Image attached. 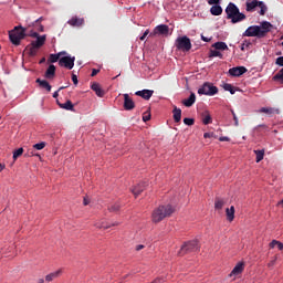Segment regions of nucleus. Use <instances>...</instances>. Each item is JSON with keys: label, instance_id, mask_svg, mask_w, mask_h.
<instances>
[{"label": "nucleus", "instance_id": "nucleus-22", "mask_svg": "<svg viewBox=\"0 0 283 283\" xmlns=\"http://www.w3.org/2000/svg\"><path fill=\"white\" fill-rule=\"evenodd\" d=\"M226 216L229 222H233V220L235 219V207L231 206L230 208H227Z\"/></svg>", "mask_w": 283, "mask_h": 283}, {"label": "nucleus", "instance_id": "nucleus-47", "mask_svg": "<svg viewBox=\"0 0 283 283\" xmlns=\"http://www.w3.org/2000/svg\"><path fill=\"white\" fill-rule=\"evenodd\" d=\"M72 81L74 85H78V77L76 76V74H72Z\"/></svg>", "mask_w": 283, "mask_h": 283}, {"label": "nucleus", "instance_id": "nucleus-37", "mask_svg": "<svg viewBox=\"0 0 283 283\" xmlns=\"http://www.w3.org/2000/svg\"><path fill=\"white\" fill-rule=\"evenodd\" d=\"M45 142H41L39 144L33 145V149H38V151H41V149H45Z\"/></svg>", "mask_w": 283, "mask_h": 283}, {"label": "nucleus", "instance_id": "nucleus-8", "mask_svg": "<svg viewBox=\"0 0 283 283\" xmlns=\"http://www.w3.org/2000/svg\"><path fill=\"white\" fill-rule=\"evenodd\" d=\"M175 46L181 52H189L192 48L191 39H189L187 35L179 36L175 41Z\"/></svg>", "mask_w": 283, "mask_h": 283}, {"label": "nucleus", "instance_id": "nucleus-18", "mask_svg": "<svg viewBox=\"0 0 283 283\" xmlns=\"http://www.w3.org/2000/svg\"><path fill=\"white\" fill-rule=\"evenodd\" d=\"M91 90H93V92H95L96 96H98L99 98H103V96H105V91L101 87V84L98 83H93Z\"/></svg>", "mask_w": 283, "mask_h": 283}, {"label": "nucleus", "instance_id": "nucleus-16", "mask_svg": "<svg viewBox=\"0 0 283 283\" xmlns=\"http://www.w3.org/2000/svg\"><path fill=\"white\" fill-rule=\"evenodd\" d=\"M67 23L73 28H81V25L85 23V20L83 18L73 17L67 21Z\"/></svg>", "mask_w": 283, "mask_h": 283}, {"label": "nucleus", "instance_id": "nucleus-27", "mask_svg": "<svg viewBox=\"0 0 283 283\" xmlns=\"http://www.w3.org/2000/svg\"><path fill=\"white\" fill-rule=\"evenodd\" d=\"M242 271H244V263H238L231 271L230 275H240Z\"/></svg>", "mask_w": 283, "mask_h": 283}, {"label": "nucleus", "instance_id": "nucleus-54", "mask_svg": "<svg viewBox=\"0 0 283 283\" xmlns=\"http://www.w3.org/2000/svg\"><path fill=\"white\" fill-rule=\"evenodd\" d=\"M202 41H205L206 43H209V41H211V39L206 38L205 35L201 36Z\"/></svg>", "mask_w": 283, "mask_h": 283}, {"label": "nucleus", "instance_id": "nucleus-49", "mask_svg": "<svg viewBox=\"0 0 283 283\" xmlns=\"http://www.w3.org/2000/svg\"><path fill=\"white\" fill-rule=\"evenodd\" d=\"M98 72H101V70L93 69L91 76H96V74H98Z\"/></svg>", "mask_w": 283, "mask_h": 283}, {"label": "nucleus", "instance_id": "nucleus-34", "mask_svg": "<svg viewBox=\"0 0 283 283\" xmlns=\"http://www.w3.org/2000/svg\"><path fill=\"white\" fill-rule=\"evenodd\" d=\"M223 90L230 92V94H235V87L229 83L223 84Z\"/></svg>", "mask_w": 283, "mask_h": 283}, {"label": "nucleus", "instance_id": "nucleus-28", "mask_svg": "<svg viewBox=\"0 0 283 283\" xmlns=\"http://www.w3.org/2000/svg\"><path fill=\"white\" fill-rule=\"evenodd\" d=\"M212 48L214 49V50H218V51H224V50H229V46L224 43V42H216V43H213L212 44Z\"/></svg>", "mask_w": 283, "mask_h": 283}, {"label": "nucleus", "instance_id": "nucleus-23", "mask_svg": "<svg viewBox=\"0 0 283 283\" xmlns=\"http://www.w3.org/2000/svg\"><path fill=\"white\" fill-rule=\"evenodd\" d=\"M210 14L212 17H220L222 14V7L220 4H214L210 8Z\"/></svg>", "mask_w": 283, "mask_h": 283}, {"label": "nucleus", "instance_id": "nucleus-64", "mask_svg": "<svg viewBox=\"0 0 283 283\" xmlns=\"http://www.w3.org/2000/svg\"><path fill=\"white\" fill-rule=\"evenodd\" d=\"M39 20H41V18H40V19H38V20H36V22H39Z\"/></svg>", "mask_w": 283, "mask_h": 283}, {"label": "nucleus", "instance_id": "nucleus-58", "mask_svg": "<svg viewBox=\"0 0 283 283\" xmlns=\"http://www.w3.org/2000/svg\"><path fill=\"white\" fill-rule=\"evenodd\" d=\"M38 283H45V280L39 279Z\"/></svg>", "mask_w": 283, "mask_h": 283}, {"label": "nucleus", "instance_id": "nucleus-17", "mask_svg": "<svg viewBox=\"0 0 283 283\" xmlns=\"http://www.w3.org/2000/svg\"><path fill=\"white\" fill-rule=\"evenodd\" d=\"M259 114H266V116H273V114H280V109L273 107H261Z\"/></svg>", "mask_w": 283, "mask_h": 283}, {"label": "nucleus", "instance_id": "nucleus-55", "mask_svg": "<svg viewBox=\"0 0 283 283\" xmlns=\"http://www.w3.org/2000/svg\"><path fill=\"white\" fill-rule=\"evenodd\" d=\"M142 249H145V245L139 244V245L136 247V251H142Z\"/></svg>", "mask_w": 283, "mask_h": 283}, {"label": "nucleus", "instance_id": "nucleus-56", "mask_svg": "<svg viewBox=\"0 0 283 283\" xmlns=\"http://www.w3.org/2000/svg\"><path fill=\"white\" fill-rule=\"evenodd\" d=\"M219 140H220L221 143H224V140H229V137H220Z\"/></svg>", "mask_w": 283, "mask_h": 283}, {"label": "nucleus", "instance_id": "nucleus-63", "mask_svg": "<svg viewBox=\"0 0 283 283\" xmlns=\"http://www.w3.org/2000/svg\"><path fill=\"white\" fill-rule=\"evenodd\" d=\"M241 50H242V52H244V44L241 45Z\"/></svg>", "mask_w": 283, "mask_h": 283}, {"label": "nucleus", "instance_id": "nucleus-25", "mask_svg": "<svg viewBox=\"0 0 283 283\" xmlns=\"http://www.w3.org/2000/svg\"><path fill=\"white\" fill-rule=\"evenodd\" d=\"M59 107L61 109H66L67 112H74V104H72V101L67 99L66 103L61 104L57 102Z\"/></svg>", "mask_w": 283, "mask_h": 283}, {"label": "nucleus", "instance_id": "nucleus-61", "mask_svg": "<svg viewBox=\"0 0 283 283\" xmlns=\"http://www.w3.org/2000/svg\"><path fill=\"white\" fill-rule=\"evenodd\" d=\"M59 54H62V56H63V55H65L67 53L65 51H62V52H59Z\"/></svg>", "mask_w": 283, "mask_h": 283}, {"label": "nucleus", "instance_id": "nucleus-5", "mask_svg": "<svg viewBox=\"0 0 283 283\" xmlns=\"http://www.w3.org/2000/svg\"><path fill=\"white\" fill-rule=\"evenodd\" d=\"M255 8H260L259 14L261 17H264V14H266V11L269 10V7H266V4L263 1L247 0L245 2L247 12H255Z\"/></svg>", "mask_w": 283, "mask_h": 283}, {"label": "nucleus", "instance_id": "nucleus-3", "mask_svg": "<svg viewBox=\"0 0 283 283\" xmlns=\"http://www.w3.org/2000/svg\"><path fill=\"white\" fill-rule=\"evenodd\" d=\"M227 19H230L231 23H240L247 19V15L240 12V9L235 3L230 2L226 8Z\"/></svg>", "mask_w": 283, "mask_h": 283}, {"label": "nucleus", "instance_id": "nucleus-15", "mask_svg": "<svg viewBox=\"0 0 283 283\" xmlns=\"http://www.w3.org/2000/svg\"><path fill=\"white\" fill-rule=\"evenodd\" d=\"M56 76V66L54 64L49 65L44 73V77H46L49 81H52Z\"/></svg>", "mask_w": 283, "mask_h": 283}, {"label": "nucleus", "instance_id": "nucleus-31", "mask_svg": "<svg viewBox=\"0 0 283 283\" xmlns=\"http://www.w3.org/2000/svg\"><path fill=\"white\" fill-rule=\"evenodd\" d=\"M216 56H218L219 59H223V55L219 50H217V49L210 50L209 59H213Z\"/></svg>", "mask_w": 283, "mask_h": 283}, {"label": "nucleus", "instance_id": "nucleus-62", "mask_svg": "<svg viewBox=\"0 0 283 283\" xmlns=\"http://www.w3.org/2000/svg\"><path fill=\"white\" fill-rule=\"evenodd\" d=\"M4 168H6V167L0 164V169H1V171H3Z\"/></svg>", "mask_w": 283, "mask_h": 283}, {"label": "nucleus", "instance_id": "nucleus-33", "mask_svg": "<svg viewBox=\"0 0 283 283\" xmlns=\"http://www.w3.org/2000/svg\"><path fill=\"white\" fill-rule=\"evenodd\" d=\"M222 207H224V200L217 198L214 201V209L220 211L222 209Z\"/></svg>", "mask_w": 283, "mask_h": 283}, {"label": "nucleus", "instance_id": "nucleus-38", "mask_svg": "<svg viewBox=\"0 0 283 283\" xmlns=\"http://www.w3.org/2000/svg\"><path fill=\"white\" fill-rule=\"evenodd\" d=\"M19 156H23V148H19L13 153V160H17Z\"/></svg>", "mask_w": 283, "mask_h": 283}, {"label": "nucleus", "instance_id": "nucleus-32", "mask_svg": "<svg viewBox=\"0 0 283 283\" xmlns=\"http://www.w3.org/2000/svg\"><path fill=\"white\" fill-rule=\"evenodd\" d=\"M254 154L256 156V163H261V160H264V149L254 150Z\"/></svg>", "mask_w": 283, "mask_h": 283}, {"label": "nucleus", "instance_id": "nucleus-6", "mask_svg": "<svg viewBox=\"0 0 283 283\" xmlns=\"http://www.w3.org/2000/svg\"><path fill=\"white\" fill-rule=\"evenodd\" d=\"M9 39L13 45H21L22 39H25V30L23 27H14V29L9 32Z\"/></svg>", "mask_w": 283, "mask_h": 283}, {"label": "nucleus", "instance_id": "nucleus-9", "mask_svg": "<svg viewBox=\"0 0 283 283\" xmlns=\"http://www.w3.org/2000/svg\"><path fill=\"white\" fill-rule=\"evenodd\" d=\"M198 94H200L201 96H216V94H218V88L212 83L206 82L198 90Z\"/></svg>", "mask_w": 283, "mask_h": 283}, {"label": "nucleus", "instance_id": "nucleus-20", "mask_svg": "<svg viewBox=\"0 0 283 283\" xmlns=\"http://www.w3.org/2000/svg\"><path fill=\"white\" fill-rule=\"evenodd\" d=\"M35 83H38L40 87H42V90H46V92H52V85H50V82H48V80L36 78Z\"/></svg>", "mask_w": 283, "mask_h": 283}, {"label": "nucleus", "instance_id": "nucleus-7", "mask_svg": "<svg viewBox=\"0 0 283 283\" xmlns=\"http://www.w3.org/2000/svg\"><path fill=\"white\" fill-rule=\"evenodd\" d=\"M197 251H200V244L198 240H192L181 245L178 255H187V253H196Z\"/></svg>", "mask_w": 283, "mask_h": 283}, {"label": "nucleus", "instance_id": "nucleus-53", "mask_svg": "<svg viewBox=\"0 0 283 283\" xmlns=\"http://www.w3.org/2000/svg\"><path fill=\"white\" fill-rule=\"evenodd\" d=\"M211 136H213V134H211V133H205L203 134V138H211Z\"/></svg>", "mask_w": 283, "mask_h": 283}, {"label": "nucleus", "instance_id": "nucleus-12", "mask_svg": "<svg viewBox=\"0 0 283 283\" xmlns=\"http://www.w3.org/2000/svg\"><path fill=\"white\" fill-rule=\"evenodd\" d=\"M134 107H136L134 99L129 97V94H124V109L130 112V109H134Z\"/></svg>", "mask_w": 283, "mask_h": 283}, {"label": "nucleus", "instance_id": "nucleus-51", "mask_svg": "<svg viewBox=\"0 0 283 283\" xmlns=\"http://www.w3.org/2000/svg\"><path fill=\"white\" fill-rule=\"evenodd\" d=\"M30 36H32V39H39V36H41V35H39V33H36V32H32L30 34Z\"/></svg>", "mask_w": 283, "mask_h": 283}, {"label": "nucleus", "instance_id": "nucleus-36", "mask_svg": "<svg viewBox=\"0 0 283 283\" xmlns=\"http://www.w3.org/2000/svg\"><path fill=\"white\" fill-rule=\"evenodd\" d=\"M274 81H281L282 85H283V69H281L277 74L274 75Z\"/></svg>", "mask_w": 283, "mask_h": 283}, {"label": "nucleus", "instance_id": "nucleus-35", "mask_svg": "<svg viewBox=\"0 0 283 283\" xmlns=\"http://www.w3.org/2000/svg\"><path fill=\"white\" fill-rule=\"evenodd\" d=\"M202 123H203V125H211V123H213V119L211 118V115L206 114L202 118Z\"/></svg>", "mask_w": 283, "mask_h": 283}, {"label": "nucleus", "instance_id": "nucleus-29", "mask_svg": "<svg viewBox=\"0 0 283 283\" xmlns=\"http://www.w3.org/2000/svg\"><path fill=\"white\" fill-rule=\"evenodd\" d=\"M61 56H63V53L50 54L49 63H57L59 61H61Z\"/></svg>", "mask_w": 283, "mask_h": 283}, {"label": "nucleus", "instance_id": "nucleus-11", "mask_svg": "<svg viewBox=\"0 0 283 283\" xmlns=\"http://www.w3.org/2000/svg\"><path fill=\"white\" fill-rule=\"evenodd\" d=\"M74 61H76V57L74 56H63L59 60V65L60 67H66V70H73Z\"/></svg>", "mask_w": 283, "mask_h": 283}, {"label": "nucleus", "instance_id": "nucleus-26", "mask_svg": "<svg viewBox=\"0 0 283 283\" xmlns=\"http://www.w3.org/2000/svg\"><path fill=\"white\" fill-rule=\"evenodd\" d=\"M61 273H63L62 270H57L55 272H52L45 276V282H52L56 280V277H60Z\"/></svg>", "mask_w": 283, "mask_h": 283}, {"label": "nucleus", "instance_id": "nucleus-13", "mask_svg": "<svg viewBox=\"0 0 283 283\" xmlns=\"http://www.w3.org/2000/svg\"><path fill=\"white\" fill-rule=\"evenodd\" d=\"M230 76H242V74H247V67L244 66H235L229 70Z\"/></svg>", "mask_w": 283, "mask_h": 283}, {"label": "nucleus", "instance_id": "nucleus-19", "mask_svg": "<svg viewBox=\"0 0 283 283\" xmlns=\"http://www.w3.org/2000/svg\"><path fill=\"white\" fill-rule=\"evenodd\" d=\"M146 187H147V185L145 182H142L132 189V193H134L135 198H138V196H140V193H143V191H145Z\"/></svg>", "mask_w": 283, "mask_h": 283}, {"label": "nucleus", "instance_id": "nucleus-45", "mask_svg": "<svg viewBox=\"0 0 283 283\" xmlns=\"http://www.w3.org/2000/svg\"><path fill=\"white\" fill-rule=\"evenodd\" d=\"M209 6H219L220 0H208Z\"/></svg>", "mask_w": 283, "mask_h": 283}, {"label": "nucleus", "instance_id": "nucleus-40", "mask_svg": "<svg viewBox=\"0 0 283 283\" xmlns=\"http://www.w3.org/2000/svg\"><path fill=\"white\" fill-rule=\"evenodd\" d=\"M144 123H147V120H151V114L150 113H144L143 115Z\"/></svg>", "mask_w": 283, "mask_h": 283}, {"label": "nucleus", "instance_id": "nucleus-4", "mask_svg": "<svg viewBox=\"0 0 283 283\" xmlns=\"http://www.w3.org/2000/svg\"><path fill=\"white\" fill-rule=\"evenodd\" d=\"M45 35L38 36L36 41H32L29 45H27L25 52H28L29 56H36L39 50L45 45Z\"/></svg>", "mask_w": 283, "mask_h": 283}, {"label": "nucleus", "instance_id": "nucleus-57", "mask_svg": "<svg viewBox=\"0 0 283 283\" xmlns=\"http://www.w3.org/2000/svg\"><path fill=\"white\" fill-rule=\"evenodd\" d=\"M273 264H275V261H271L268 266H273Z\"/></svg>", "mask_w": 283, "mask_h": 283}, {"label": "nucleus", "instance_id": "nucleus-21", "mask_svg": "<svg viewBox=\"0 0 283 283\" xmlns=\"http://www.w3.org/2000/svg\"><path fill=\"white\" fill-rule=\"evenodd\" d=\"M172 114L175 123H180V120L182 119V109L178 108V106H175L172 109Z\"/></svg>", "mask_w": 283, "mask_h": 283}, {"label": "nucleus", "instance_id": "nucleus-1", "mask_svg": "<svg viewBox=\"0 0 283 283\" xmlns=\"http://www.w3.org/2000/svg\"><path fill=\"white\" fill-rule=\"evenodd\" d=\"M273 28V24L269 21L261 22V25H251L249 27L244 33L243 36H256V39H264L268 33L271 32V29Z\"/></svg>", "mask_w": 283, "mask_h": 283}, {"label": "nucleus", "instance_id": "nucleus-60", "mask_svg": "<svg viewBox=\"0 0 283 283\" xmlns=\"http://www.w3.org/2000/svg\"><path fill=\"white\" fill-rule=\"evenodd\" d=\"M259 127H263V129H266V125L264 124L259 125Z\"/></svg>", "mask_w": 283, "mask_h": 283}, {"label": "nucleus", "instance_id": "nucleus-39", "mask_svg": "<svg viewBox=\"0 0 283 283\" xmlns=\"http://www.w3.org/2000/svg\"><path fill=\"white\" fill-rule=\"evenodd\" d=\"M193 123H196V120L193 118H189V117L184 118L185 125L191 126V125H193Z\"/></svg>", "mask_w": 283, "mask_h": 283}, {"label": "nucleus", "instance_id": "nucleus-30", "mask_svg": "<svg viewBox=\"0 0 283 283\" xmlns=\"http://www.w3.org/2000/svg\"><path fill=\"white\" fill-rule=\"evenodd\" d=\"M108 211H111V213H116L120 211V203L119 202L112 203L111 206H108Z\"/></svg>", "mask_w": 283, "mask_h": 283}, {"label": "nucleus", "instance_id": "nucleus-50", "mask_svg": "<svg viewBox=\"0 0 283 283\" xmlns=\"http://www.w3.org/2000/svg\"><path fill=\"white\" fill-rule=\"evenodd\" d=\"M276 247H277L279 251H283V243L282 242L277 241Z\"/></svg>", "mask_w": 283, "mask_h": 283}, {"label": "nucleus", "instance_id": "nucleus-14", "mask_svg": "<svg viewBox=\"0 0 283 283\" xmlns=\"http://www.w3.org/2000/svg\"><path fill=\"white\" fill-rule=\"evenodd\" d=\"M135 95L140 96V98H144V101H149V98L154 96V91L151 90L137 91Z\"/></svg>", "mask_w": 283, "mask_h": 283}, {"label": "nucleus", "instance_id": "nucleus-2", "mask_svg": "<svg viewBox=\"0 0 283 283\" xmlns=\"http://www.w3.org/2000/svg\"><path fill=\"white\" fill-rule=\"evenodd\" d=\"M175 209L171 205L159 206L151 213V220L155 224L163 222L165 218H169L174 213Z\"/></svg>", "mask_w": 283, "mask_h": 283}, {"label": "nucleus", "instance_id": "nucleus-48", "mask_svg": "<svg viewBox=\"0 0 283 283\" xmlns=\"http://www.w3.org/2000/svg\"><path fill=\"white\" fill-rule=\"evenodd\" d=\"M277 240H272V242L270 243V249H275V247H277Z\"/></svg>", "mask_w": 283, "mask_h": 283}, {"label": "nucleus", "instance_id": "nucleus-44", "mask_svg": "<svg viewBox=\"0 0 283 283\" xmlns=\"http://www.w3.org/2000/svg\"><path fill=\"white\" fill-rule=\"evenodd\" d=\"M61 90H65V86H61L57 91H55L53 93V98H59V92H61Z\"/></svg>", "mask_w": 283, "mask_h": 283}, {"label": "nucleus", "instance_id": "nucleus-52", "mask_svg": "<svg viewBox=\"0 0 283 283\" xmlns=\"http://www.w3.org/2000/svg\"><path fill=\"white\" fill-rule=\"evenodd\" d=\"M83 205L84 207H87V205H90V199H87V197H84Z\"/></svg>", "mask_w": 283, "mask_h": 283}, {"label": "nucleus", "instance_id": "nucleus-10", "mask_svg": "<svg viewBox=\"0 0 283 283\" xmlns=\"http://www.w3.org/2000/svg\"><path fill=\"white\" fill-rule=\"evenodd\" d=\"M149 36H169V25L159 24L154 31L149 34Z\"/></svg>", "mask_w": 283, "mask_h": 283}, {"label": "nucleus", "instance_id": "nucleus-59", "mask_svg": "<svg viewBox=\"0 0 283 283\" xmlns=\"http://www.w3.org/2000/svg\"><path fill=\"white\" fill-rule=\"evenodd\" d=\"M41 63H45V57H42L41 60H40V64Z\"/></svg>", "mask_w": 283, "mask_h": 283}, {"label": "nucleus", "instance_id": "nucleus-46", "mask_svg": "<svg viewBox=\"0 0 283 283\" xmlns=\"http://www.w3.org/2000/svg\"><path fill=\"white\" fill-rule=\"evenodd\" d=\"M95 227H97V229H109L111 226H105L103 223H96Z\"/></svg>", "mask_w": 283, "mask_h": 283}, {"label": "nucleus", "instance_id": "nucleus-43", "mask_svg": "<svg viewBox=\"0 0 283 283\" xmlns=\"http://www.w3.org/2000/svg\"><path fill=\"white\" fill-rule=\"evenodd\" d=\"M148 35H149V30H146L144 34L139 38V41H145V39H147Z\"/></svg>", "mask_w": 283, "mask_h": 283}, {"label": "nucleus", "instance_id": "nucleus-24", "mask_svg": "<svg viewBox=\"0 0 283 283\" xmlns=\"http://www.w3.org/2000/svg\"><path fill=\"white\" fill-rule=\"evenodd\" d=\"M193 103H196V93H191L189 98L182 101L185 107H191L193 106Z\"/></svg>", "mask_w": 283, "mask_h": 283}, {"label": "nucleus", "instance_id": "nucleus-42", "mask_svg": "<svg viewBox=\"0 0 283 283\" xmlns=\"http://www.w3.org/2000/svg\"><path fill=\"white\" fill-rule=\"evenodd\" d=\"M275 64L279 65L280 67H283V56H280L276 59Z\"/></svg>", "mask_w": 283, "mask_h": 283}, {"label": "nucleus", "instance_id": "nucleus-41", "mask_svg": "<svg viewBox=\"0 0 283 283\" xmlns=\"http://www.w3.org/2000/svg\"><path fill=\"white\" fill-rule=\"evenodd\" d=\"M231 114L233 116L234 125H235V127H238L239 122H238V115H235V111L231 109Z\"/></svg>", "mask_w": 283, "mask_h": 283}]
</instances>
